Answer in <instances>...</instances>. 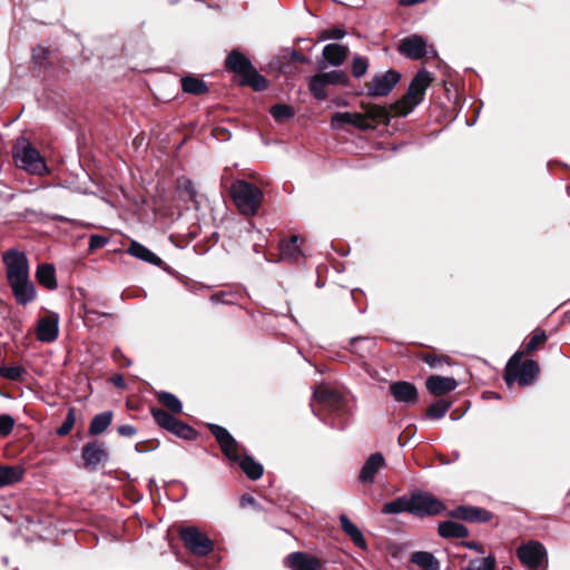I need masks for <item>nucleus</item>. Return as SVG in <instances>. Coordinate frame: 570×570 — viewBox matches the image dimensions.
<instances>
[{
  "instance_id": "473e14b6",
  "label": "nucleus",
  "mask_w": 570,
  "mask_h": 570,
  "mask_svg": "<svg viewBox=\"0 0 570 570\" xmlns=\"http://www.w3.org/2000/svg\"><path fill=\"white\" fill-rule=\"evenodd\" d=\"M382 512L385 514H399L402 512L412 513L411 498L400 497L389 501L383 505Z\"/></svg>"
},
{
  "instance_id": "338daca9",
  "label": "nucleus",
  "mask_w": 570,
  "mask_h": 570,
  "mask_svg": "<svg viewBox=\"0 0 570 570\" xmlns=\"http://www.w3.org/2000/svg\"><path fill=\"white\" fill-rule=\"evenodd\" d=\"M52 219L58 222H67V218L61 215H56L52 217Z\"/></svg>"
},
{
  "instance_id": "c85d7f7f",
  "label": "nucleus",
  "mask_w": 570,
  "mask_h": 570,
  "mask_svg": "<svg viewBox=\"0 0 570 570\" xmlns=\"http://www.w3.org/2000/svg\"><path fill=\"white\" fill-rule=\"evenodd\" d=\"M340 523L343 531L350 537L352 542L360 549L366 548V541L360 529L345 515H340Z\"/></svg>"
},
{
  "instance_id": "5fc2aeb1",
  "label": "nucleus",
  "mask_w": 570,
  "mask_h": 570,
  "mask_svg": "<svg viewBox=\"0 0 570 570\" xmlns=\"http://www.w3.org/2000/svg\"><path fill=\"white\" fill-rule=\"evenodd\" d=\"M416 432V428L415 426H407L406 429H404V431L400 434L399 436V444L400 446H404L407 442V440H410Z\"/></svg>"
},
{
  "instance_id": "79ce46f5",
  "label": "nucleus",
  "mask_w": 570,
  "mask_h": 570,
  "mask_svg": "<svg viewBox=\"0 0 570 570\" xmlns=\"http://www.w3.org/2000/svg\"><path fill=\"white\" fill-rule=\"evenodd\" d=\"M151 415L155 422L166 431L170 430L175 422V416L161 409H153Z\"/></svg>"
},
{
  "instance_id": "c756f323",
  "label": "nucleus",
  "mask_w": 570,
  "mask_h": 570,
  "mask_svg": "<svg viewBox=\"0 0 570 570\" xmlns=\"http://www.w3.org/2000/svg\"><path fill=\"white\" fill-rule=\"evenodd\" d=\"M36 277L43 287L53 291L57 288L56 269L53 265L42 264L37 268Z\"/></svg>"
},
{
  "instance_id": "bb28decb",
  "label": "nucleus",
  "mask_w": 570,
  "mask_h": 570,
  "mask_svg": "<svg viewBox=\"0 0 570 570\" xmlns=\"http://www.w3.org/2000/svg\"><path fill=\"white\" fill-rule=\"evenodd\" d=\"M439 535L444 539L456 538L463 539L469 535V530L465 525L454 521H443L438 528Z\"/></svg>"
},
{
  "instance_id": "09e8293b",
  "label": "nucleus",
  "mask_w": 570,
  "mask_h": 570,
  "mask_svg": "<svg viewBox=\"0 0 570 570\" xmlns=\"http://www.w3.org/2000/svg\"><path fill=\"white\" fill-rule=\"evenodd\" d=\"M547 341V334L542 330H535L533 335L530 337L528 343L525 344V353H530L535 351L541 344Z\"/></svg>"
},
{
  "instance_id": "dca6fc26",
  "label": "nucleus",
  "mask_w": 570,
  "mask_h": 570,
  "mask_svg": "<svg viewBox=\"0 0 570 570\" xmlns=\"http://www.w3.org/2000/svg\"><path fill=\"white\" fill-rule=\"evenodd\" d=\"M59 334V317L57 314H50L41 317L37 325V338L43 343H51L57 340Z\"/></svg>"
},
{
  "instance_id": "f03ea898",
  "label": "nucleus",
  "mask_w": 570,
  "mask_h": 570,
  "mask_svg": "<svg viewBox=\"0 0 570 570\" xmlns=\"http://www.w3.org/2000/svg\"><path fill=\"white\" fill-rule=\"evenodd\" d=\"M207 426L218 442L224 455L228 460L237 462L248 479L258 480L263 475V465L255 461L252 455L240 458L238 453L240 445L227 429L214 423H209Z\"/></svg>"
},
{
  "instance_id": "6e6552de",
  "label": "nucleus",
  "mask_w": 570,
  "mask_h": 570,
  "mask_svg": "<svg viewBox=\"0 0 570 570\" xmlns=\"http://www.w3.org/2000/svg\"><path fill=\"white\" fill-rule=\"evenodd\" d=\"M185 548L195 556L205 557L214 550L213 541L196 527H185L179 531Z\"/></svg>"
},
{
  "instance_id": "680f3d73",
  "label": "nucleus",
  "mask_w": 570,
  "mask_h": 570,
  "mask_svg": "<svg viewBox=\"0 0 570 570\" xmlns=\"http://www.w3.org/2000/svg\"><path fill=\"white\" fill-rule=\"evenodd\" d=\"M14 199V194L7 191L6 189H0V200L3 203H10Z\"/></svg>"
},
{
  "instance_id": "69168bd1",
  "label": "nucleus",
  "mask_w": 570,
  "mask_h": 570,
  "mask_svg": "<svg viewBox=\"0 0 570 570\" xmlns=\"http://www.w3.org/2000/svg\"><path fill=\"white\" fill-rule=\"evenodd\" d=\"M293 58L295 60H298V61H303L304 59L302 58V56L297 52V51H293Z\"/></svg>"
},
{
  "instance_id": "0eeeda50",
  "label": "nucleus",
  "mask_w": 570,
  "mask_h": 570,
  "mask_svg": "<svg viewBox=\"0 0 570 570\" xmlns=\"http://www.w3.org/2000/svg\"><path fill=\"white\" fill-rule=\"evenodd\" d=\"M517 557L529 570H547V549L539 541H529L521 544L517 550Z\"/></svg>"
},
{
  "instance_id": "13d9d810",
  "label": "nucleus",
  "mask_w": 570,
  "mask_h": 570,
  "mask_svg": "<svg viewBox=\"0 0 570 570\" xmlns=\"http://www.w3.org/2000/svg\"><path fill=\"white\" fill-rule=\"evenodd\" d=\"M255 503H256V500L250 494L245 493L240 497L239 504L242 508H246L248 505H254Z\"/></svg>"
},
{
  "instance_id": "49530a36",
  "label": "nucleus",
  "mask_w": 570,
  "mask_h": 570,
  "mask_svg": "<svg viewBox=\"0 0 570 570\" xmlns=\"http://www.w3.org/2000/svg\"><path fill=\"white\" fill-rule=\"evenodd\" d=\"M327 85H346L348 77L343 70H333L321 73Z\"/></svg>"
},
{
  "instance_id": "0e129e2a",
  "label": "nucleus",
  "mask_w": 570,
  "mask_h": 570,
  "mask_svg": "<svg viewBox=\"0 0 570 570\" xmlns=\"http://www.w3.org/2000/svg\"><path fill=\"white\" fill-rule=\"evenodd\" d=\"M431 55L432 57H436L438 56V51L436 49L433 47V46H430L428 47V55Z\"/></svg>"
},
{
  "instance_id": "8fccbe9b",
  "label": "nucleus",
  "mask_w": 570,
  "mask_h": 570,
  "mask_svg": "<svg viewBox=\"0 0 570 570\" xmlns=\"http://www.w3.org/2000/svg\"><path fill=\"white\" fill-rule=\"evenodd\" d=\"M50 56V51L46 47H36L32 51V60L36 65L42 67L46 65L48 58Z\"/></svg>"
},
{
  "instance_id": "052dcab7",
  "label": "nucleus",
  "mask_w": 570,
  "mask_h": 570,
  "mask_svg": "<svg viewBox=\"0 0 570 570\" xmlns=\"http://www.w3.org/2000/svg\"><path fill=\"white\" fill-rule=\"evenodd\" d=\"M110 381L117 387H120V389H125L126 387L125 379L120 374L114 375Z\"/></svg>"
},
{
  "instance_id": "4be33fe9",
  "label": "nucleus",
  "mask_w": 570,
  "mask_h": 570,
  "mask_svg": "<svg viewBox=\"0 0 570 570\" xmlns=\"http://www.w3.org/2000/svg\"><path fill=\"white\" fill-rule=\"evenodd\" d=\"M226 67L243 78L254 66L244 53L234 49L226 58Z\"/></svg>"
},
{
  "instance_id": "c9c22d12",
  "label": "nucleus",
  "mask_w": 570,
  "mask_h": 570,
  "mask_svg": "<svg viewBox=\"0 0 570 570\" xmlns=\"http://www.w3.org/2000/svg\"><path fill=\"white\" fill-rule=\"evenodd\" d=\"M452 402L445 400H438L431 404L426 412L425 417L430 420H440L445 416L446 412L451 409Z\"/></svg>"
},
{
  "instance_id": "b1692460",
  "label": "nucleus",
  "mask_w": 570,
  "mask_h": 570,
  "mask_svg": "<svg viewBox=\"0 0 570 570\" xmlns=\"http://www.w3.org/2000/svg\"><path fill=\"white\" fill-rule=\"evenodd\" d=\"M361 107L364 111L363 116H365L375 127L379 124H390V112L385 107L365 102H362Z\"/></svg>"
},
{
  "instance_id": "20e7f679",
  "label": "nucleus",
  "mask_w": 570,
  "mask_h": 570,
  "mask_svg": "<svg viewBox=\"0 0 570 570\" xmlns=\"http://www.w3.org/2000/svg\"><path fill=\"white\" fill-rule=\"evenodd\" d=\"M524 352H515L505 365L504 381L508 386L517 382L520 386L531 385L539 375V365L533 360H527L521 363Z\"/></svg>"
},
{
  "instance_id": "1a4fd4ad",
  "label": "nucleus",
  "mask_w": 570,
  "mask_h": 570,
  "mask_svg": "<svg viewBox=\"0 0 570 570\" xmlns=\"http://www.w3.org/2000/svg\"><path fill=\"white\" fill-rule=\"evenodd\" d=\"M412 514L424 518L438 515L445 510V504L433 494L425 491H416L411 495Z\"/></svg>"
},
{
  "instance_id": "412c9836",
  "label": "nucleus",
  "mask_w": 570,
  "mask_h": 570,
  "mask_svg": "<svg viewBox=\"0 0 570 570\" xmlns=\"http://www.w3.org/2000/svg\"><path fill=\"white\" fill-rule=\"evenodd\" d=\"M452 517L469 522H488L492 518V513L479 507L460 505L452 513Z\"/></svg>"
},
{
  "instance_id": "a18cd8bd",
  "label": "nucleus",
  "mask_w": 570,
  "mask_h": 570,
  "mask_svg": "<svg viewBox=\"0 0 570 570\" xmlns=\"http://www.w3.org/2000/svg\"><path fill=\"white\" fill-rule=\"evenodd\" d=\"M76 423V409L69 407L63 423L57 429L59 436H66L70 433Z\"/></svg>"
},
{
  "instance_id": "6e6d98bb",
  "label": "nucleus",
  "mask_w": 570,
  "mask_h": 570,
  "mask_svg": "<svg viewBox=\"0 0 570 570\" xmlns=\"http://www.w3.org/2000/svg\"><path fill=\"white\" fill-rule=\"evenodd\" d=\"M117 431L119 435L125 438L134 436L137 433V429L131 424L120 425L118 426Z\"/></svg>"
},
{
  "instance_id": "3c124183",
  "label": "nucleus",
  "mask_w": 570,
  "mask_h": 570,
  "mask_svg": "<svg viewBox=\"0 0 570 570\" xmlns=\"http://www.w3.org/2000/svg\"><path fill=\"white\" fill-rule=\"evenodd\" d=\"M14 426V420L9 414L0 415V436L9 435Z\"/></svg>"
},
{
  "instance_id": "ddd939ff",
  "label": "nucleus",
  "mask_w": 570,
  "mask_h": 570,
  "mask_svg": "<svg viewBox=\"0 0 570 570\" xmlns=\"http://www.w3.org/2000/svg\"><path fill=\"white\" fill-rule=\"evenodd\" d=\"M108 456L105 444L98 441L88 442L81 449V458L90 470H96L100 464H105Z\"/></svg>"
},
{
  "instance_id": "a19ab883",
  "label": "nucleus",
  "mask_w": 570,
  "mask_h": 570,
  "mask_svg": "<svg viewBox=\"0 0 570 570\" xmlns=\"http://www.w3.org/2000/svg\"><path fill=\"white\" fill-rule=\"evenodd\" d=\"M327 86V83L325 82L324 78L322 77V75H315L312 77L311 81H309V90L313 94V96L317 99V100H325L327 98V94L325 91V87Z\"/></svg>"
},
{
  "instance_id": "2eb2a0df",
  "label": "nucleus",
  "mask_w": 570,
  "mask_h": 570,
  "mask_svg": "<svg viewBox=\"0 0 570 570\" xmlns=\"http://www.w3.org/2000/svg\"><path fill=\"white\" fill-rule=\"evenodd\" d=\"M390 393L397 403L414 405L417 401V389L413 383L397 381L390 385Z\"/></svg>"
},
{
  "instance_id": "37998d69",
  "label": "nucleus",
  "mask_w": 570,
  "mask_h": 570,
  "mask_svg": "<svg viewBox=\"0 0 570 570\" xmlns=\"http://www.w3.org/2000/svg\"><path fill=\"white\" fill-rule=\"evenodd\" d=\"M26 374V370L21 365L0 366V376L11 381H20Z\"/></svg>"
},
{
  "instance_id": "c03bdc74",
  "label": "nucleus",
  "mask_w": 570,
  "mask_h": 570,
  "mask_svg": "<svg viewBox=\"0 0 570 570\" xmlns=\"http://www.w3.org/2000/svg\"><path fill=\"white\" fill-rule=\"evenodd\" d=\"M269 112L276 121H283L294 116L293 108L284 104L274 105Z\"/></svg>"
},
{
  "instance_id": "aec40b11",
  "label": "nucleus",
  "mask_w": 570,
  "mask_h": 570,
  "mask_svg": "<svg viewBox=\"0 0 570 570\" xmlns=\"http://www.w3.org/2000/svg\"><path fill=\"white\" fill-rule=\"evenodd\" d=\"M425 385L431 394L441 396L454 391L458 387V382L454 377L430 375L426 379Z\"/></svg>"
},
{
  "instance_id": "9d476101",
  "label": "nucleus",
  "mask_w": 570,
  "mask_h": 570,
  "mask_svg": "<svg viewBox=\"0 0 570 570\" xmlns=\"http://www.w3.org/2000/svg\"><path fill=\"white\" fill-rule=\"evenodd\" d=\"M400 79L401 73L394 69L375 75L372 82L367 85L366 95L370 97H385L399 83Z\"/></svg>"
},
{
  "instance_id": "a878e982",
  "label": "nucleus",
  "mask_w": 570,
  "mask_h": 570,
  "mask_svg": "<svg viewBox=\"0 0 570 570\" xmlns=\"http://www.w3.org/2000/svg\"><path fill=\"white\" fill-rule=\"evenodd\" d=\"M24 468L0 464V488L9 487L22 480Z\"/></svg>"
},
{
  "instance_id": "ea45409f",
  "label": "nucleus",
  "mask_w": 570,
  "mask_h": 570,
  "mask_svg": "<svg viewBox=\"0 0 570 570\" xmlns=\"http://www.w3.org/2000/svg\"><path fill=\"white\" fill-rule=\"evenodd\" d=\"M497 560L495 557L489 554L484 558L471 559L468 563V570H495Z\"/></svg>"
},
{
  "instance_id": "2f4dec72",
  "label": "nucleus",
  "mask_w": 570,
  "mask_h": 570,
  "mask_svg": "<svg viewBox=\"0 0 570 570\" xmlns=\"http://www.w3.org/2000/svg\"><path fill=\"white\" fill-rule=\"evenodd\" d=\"M112 421V412L105 411L95 415L89 425V434L98 435L107 430V428L111 424Z\"/></svg>"
},
{
  "instance_id": "5701e85b",
  "label": "nucleus",
  "mask_w": 570,
  "mask_h": 570,
  "mask_svg": "<svg viewBox=\"0 0 570 570\" xmlns=\"http://www.w3.org/2000/svg\"><path fill=\"white\" fill-rule=\"evenodd\" d=\"M298 239L297 235H292L288 240L282 242L279 245L281 256L275 263L279 261L297 262L303 256Z\"/></svg>"
},
{
  "instance_id": "e2e57ef3",
  "label": "nucleus",
  "mask_w": 570,
  "mask_h": 570,
  "mask_svg": "<svg viewBox=\"0 0 570 570\" xmlns=\"http://www.w3.org/2000/svg\"><path fill=\"white\" fill-rule=\"evenodd\" d=\"M253 249H254V252H255V253L259 254V253H261V245L255 244V245H254V247H253ZM262 255H263V259H264L265 262H272V261L266 256V254H265V253H263V252H262Z\"/></svg>"
},
{
  "instance_id": "f257e3e1",
  "label": "nucleus",
  "mask_w": 570,
  "mask_h": 570,
  "mask_svg": "<svg viewBox=\"0 0 570 570\" xmlns=\"http://www.w3.org/2000/svg\"><path fill=\"white\" fill-rule=\"evenodd\" d=\"M313 399L320 405V410L313 407V413L325 424L337 430L346 426L348 407L341 393L326 385H320L314 390Z\"/></svg>"
},
{
  "instance_id": "423d86ee",
  "label": "nucleus",
  "mask_w": 570,
  "mask_h": 570,
  "mask_svg": "<svg viewBox=\"0 0 570 570\" xmlns=\"http://www.w3.org/2000/svg\"><path fill=\"white\" fill-rule=\"evenodd\" d=\"M13 159L19 168L29 174L41 176L48 171L43 157L26 139L14 146Z\"/></svg>"
},
{
  "instance_id": "603ef678",
  "label": "nucleus",
  "mask_w": 570,
  "mask_h": 570,
  "mask_svg": "<svg viewBox=\"0 0 570 570\" xmlns=\"http://www.w3.org/2000/svg\"><path fill=\"white\" fill-rule=\"evenodd\" d=\"M346 32L341 28H332L320 31L318 38L321 41L328 40V39H342Z\"/></svg>"
},
{
  "instance_id": "de8ad7c7",
  "label": "nucleus",
  "mask_w": 570,
  "mask_h": 570,
  "mask_svg": "<svg viewBox=\"0 0 570 570\" xmlns=\"http://www.w3.org/2000/svg\"><path fill=\"white\" fill-rule=\"evenodd\" d=\"M368 69V60L361 56H355L352 60V75L355 78L363 77Z\"/></svg>"
},
{
  "instance_id": "bf43d9fd",
  "label": "nucleus",
  "mask_w": 570,
  "mask_h": 570,
  "mask_svg": "<svg viewBox=\"0 0 570 570\" xmlns=\"http://www.w3.org/2000/svg\"><path fill=\"white\" fill-rule=\"evenodd\" d=\"M462 546L470 549V550H474V551H478L480 553H483V548L475 541H465V542H462Z\"/></svg>"
},
{
  "instance_id": "a211bd4d",
  "label": "nucleus",
  "mask_w": 570,
  "mask_h": 570,
  "mask_svg": "<svg viewBox=\"0 0 570 570\" xmlns=\"http://www.w3.org/2000/svg\"><path fill=\"white\" fill-rule=\"evenodd\" d=\"M385 465V459L380 452L372 453L364 462L358 480L362 483L372 484L380 469Z\"/></svg>"
},
{
  "instance_id": "6ab92c4d",
  "label": "nucleus",
  "mask_w": 570,
  "mask_h": 570,
  "mask_svg": "<svg viewBox=\"0 0 570 570\" xmlns=\"http://www.w3.org/2000/svg\"><path fill=\"white\" fill-rule=\"evenodd\" d=\"M8 283L19 305H27L35 299L36 288L29 277Z\"/></svg>"
},
{
  "instance_id": "393cba45",
  "label": "nucleus",
  "mask_w": 570,
  "mask_h": 570,
  "mask_svg": "<svg viewBox=\"0 0 570 570\" xmlns=\"http://www.w3.org/2000/svg\"><path fill=\"white\" fill-rule=\"evenodd\" d=\"M127 253L140 261L149 263L155 266H161L163 261L155 253H153L149 248L144 246L142 244L131 240L130 245L127 248Z\"/></svg>"
},
{
  "instance_id": "774afa93",
  "label": "nucleus",
  "mask_w": 570,
  "mask_h": 570,
  "mask_svg": "<svg viewBox=\"0 0 570 570\" xmlns=\"http://www.w3.org/2000/svg\"><path fill=\"white\" fill-rule=\"evenodd\" d=\"M210 299L213 302H219V295L218 294H214V295H212Z\"/></svg>"
},
{
  "instance_id": "9b49d317",
  "label": "nucleus",
  "mask_w": 570,
  "mask_h": 570,
  "mask_svg": "<svg viewBox=\"0 0 570 570\" xmlns=\"http://www.w3.org/2000/svg\"><path fill=\"white\" fill-rule=\"evenodd\" d=\"M3 261L7 267L8 282L29 277V265L24 253L13 249L8 250Z\"/></svg>"
},
{
  "instance_id": "f3484780",
  "label": "nucleus",
  "mask_w": 570,
  "mask_h": 570,
  "mask_svg": "<svg viewBox=\"0 0 570 570\" xmlns=\"http://www.w3.org/2000/svg\"><path fill=\"white\" fill-rule=\"evenodd\" d=\"M286 566L292 570H321L322 562L306 552H292L286 558Z\"/></svg>"
},
{
  "instance_id": "7c9ffc66",
  "label": "nucleus",
  "mask_w": 570,
  "mask_h": 570,
  "mask_svg": "<svg viewBox=\"0 0 570 570\" xmlns=\"http://www.w3.org/2000/svg\"><path fill=\"white\" fill-rule=\"evenodd\" d=\"M411 562L416 564L422 570H439V560L428 551H416L411 556Z\"/></svg>"
},
{
  "instance_id": "864d4df0",
  "label": "nucleus",
  "mask_w": 570,
  "mask_h": 570,
  "mask_svg": "<svg viewBox=\"0 0 570 570\" xmlns=\"http://www.w3.org/2000/svg\"><path fill=\"white\" fill-rule=\"evenodd\" d=\"M108 244V238L101 235H91L89 239V250L102 248Z\"/></svg>"
},
{
  "instance_id": "f704fd0d",
  "label": "nucleus",
  "mask_w": 570,
  "mask_h": 570,
  "mask_svg": "<svg viewBox=\"0 0 570 570\" xmlns=\"http://www.w3.org/2000/svg\"><path fill=\"white\" fill-rule=\"evenodd\" d=\"M242 85L252 87L255 91H263L267 88L268 82L259 75L256 69L253 67L244 77L242 80Z\"/></svg>"
},
{
  "instance_id": "4d7b16f0",
  "label": "nucleus",
  "mask_w": 570,
  "mask_h": 570,
  "mask_svg": "<svg viewBox=\"0 0 570 570\" xmlns=\"http://www.w3.org/2000/svg\"><path fill=\"white\" fill-rule=\"evenodd\" d=\"M423 361L432 368H436L442 363V358L435 354H426Z\"/></svg>"
},
{
  "instance_id": "e433bc0d",
  "label": "nucleus",
  "mask_w": 570,
  "mask_h": 570,
  "mask_svg": "<svg viewBox=\"0 0 570 570\" xmlns=\"http://www.w3.org/2000/svg\"><path fill=\"white\" fill-rule=\"evenodd\" d=\"M168 432L175 434L176 436L191 441L195 440L197 436V432L189 426L187 423H184L175 417V422L173 423L170 430Z\"/></svg>"
},
{
  "instance_id": "72a5a7b5",
  "label": "nucleus",
  "mask_w": 570,
  "mask_h": 570,
  "mask_svg": "<svg viewBox=\"0 0 570 570\" xmlns=\"http://www.w3.org/2000/svg\"><path fill=\"white\" fill-rule=\"evenodd\" d=\"M181 88L184 92L196 96L208 91L207 85L202 79L191 76L181 78Z\"/></svg>"
},
{
  "instance_id": "7ed1b4c3",
  "label": "nucleus",
  "mask_w": 570,
  "mask_h": 570,
  "mask_svg": "<svg viewBox=\"0 0 570 570\" xmlns=\"http://www.w3.org/2000/svg\"><path fill=\"white\" fill-rule=\"evenodd\" d=\"M229 195L239 213L246 216L256 215L264 198L257 186L244 179H237L232 184Z\"/></svg>"
},
{
  "instance_id": "58836bf2",
  "label": "nucleus",
  "mask_w": 570,
  "mask_h": 570,
  "mask_svg": "<svg viewBox=\"0 0 570 570\" xmlns=\"http://www.w3.org/2000/svg\"><path fill=\"white\" fill-rule=\"evenodd\" d=\"M157 399L173 413H180L183 411V404L180 400L170 392L161 391L157 393Z\"/></svg>"
},
{
  "instance_id": "cd10ccee",
  "label": "nucleus",
  "mask_w": 570,
  "mask_h": 570,
  "mask_svg": "<svg viewBox=\"0 0 570 570\" xmlns=\"http://www.w3.org/2000/svg\"><path fill=\"white\" fill-rule=\"evenodd\" d=\"M347 53V48L338 43H328L323 49V57L331 66H341Z\"/></svg>"
},
{
  "instance_id": "39448f33",
  "label": "nucleus",
  "mask_w": 570,
  "mask_h": 570,
  "mask_svg": "<svg viewBox=\"0 0 570 570\" xmlns=\"http://www.w3.org/2000/svg\"><path fill=\"white\" fill-rule=\"evenodd\" d=\"M432 80L431 72L426 69L419 70L412 79L404 99L393 106L395 112L402 116L410 114L414 107L421 104Z\"/></svg>"
},
{
  "instance_id": "f8f14e48",
  "label": "nucleus",
  "mask_w": 570,
  "mask_h": 570,
  "mask_svg": "<svg viewBox=\"0 0 570 570\" xmlns=\"http://www.w3.org/2000/svg\"><path fill=\"white\" fill-rule=\"evenodd\" d=\"M397 52L411 60H420L428 55V43L423 36L411 35L400 40Z\"/></svg>"
},
{
  "instance_id": "4c0bfd02",
  "label": "nucleus",
  "mask_w": 570,
  "mask_h": 570,
  "mask_svg": "<svg viewBox=\"0 0 570 570\" xmlns=\"http://www.w3.org/2000/svg\"><path fill=\"white\" fill-rule=\"evenodd\" d=\"M351 350L361 356L370 353L374 347L375 343L373 338L366 336H356L350 340Z\"/></svg>"
},
{
  "instance_id": "4468645a",
  "label": "nucleus",
  "mask_w": 570,
  "mask_h": 570,
  "mask_svg": "<svg viewBox=\"0 0 570 570\" xmlns=\"http://www.w3.org/2000/svg\"><path fill=\"white\" fill-rule=\"evenodd\" d=\"M344 125H352L360 130H373L375 126L360 112H335L331 119L334 129H342Z\"/></svg>"
}]
</instances>
